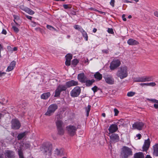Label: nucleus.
Returning a JSON list of instances; mask_svg holds the SVG:
<instances>
[{
	"label": "nucleus",
	"instance_id": "nucleus-1",
	"mask_svg": "<svg viewBox=\"0 0 158 158\" xmlns=\"http://www.w3.org/2000/svg\"><path fill=\"white\" fill-rule=\"evenodd\" d=\"M128 68L126 66H123L119 68L116 73L117 77L123 79L127 77L128 75Z\"/></svg>",
	"mask_w": 158,
	"mask_h": 158
},
{
	"label": "nucleus",
	"instance_id": "nucleus-2",
	"mask_svg": "<svg viewBox=\"0 0 158 158\" xmlns=\"http://www.w3.org/2000/svg\"><path fill=\"white\" fill-rule=\"evenodd\" d=\"M132 155L133 152L131 148L127 146H123L122 148L120 156L122 158H127Z\"/></svg>",
	"mask_w": 158,
	"mask_h": 158
},
{
	"label": "nucleus",
	"instance_id": "nucleus-3",
	"mask_svg": "<svg viewBox=\"0 0 158 158\" xmlns=\"http://www.w3.org/2000/svg\"><path fill=\"white\" fill-rule=\"evenodd\" d=\"M57 109L58 106L56 104H51L48 107L47 111L45 114L47 116H50Z\"/></svg>",
	"mask_w": 158,
	"mask_h": 158
},
{
	"label": "nucleus",
	"instance_id": "nucleus-4",
	"mask_svg": "<svg viewBox=\"0 0 158 158\" xmlns=\"http://www.w3.org/2000/svg\"><path fill=\"white\" fill-rule=\"evenodd\" d=\"M79 126L78 125L77 127L71 125L67 126L66 128L68 134L71 136L74 135L76 134L77 129L79 128Z\"/></svg>",
	"mask_w": 158,
	"mask_h": 158
},
{
	"label": "nucleus",
	"instance_id": "nucleus-5",
	"mask_svg": "<svg viewBox=\"0 0 158 158\" xmlns=\"http://www.w3.org/2000/svg\"><path fill=\"white\" fill-rule=\"evenodd\" d=\"M41 150L45 155L50 156L52 154V145L50 144L44 146L42 147Z\"/></svg>",
	"mask_w": 158,
	"mask_h": 158
},
{
	"label": "nucleus",
	"instance_id": "nucleus-6",
	"mask_svg": "<svg viewBox=\"0 0 158 158\" xmlns=\"http://www.w3.org/2000/svg\"><path fill=\"white\" fill-rule=\"evenodd\" d=\"M121 64V61L119 60H114L110 64V69L112 70H114L118 67Z\"/></svg>",
	"mask_w": 158,
	"mask_h": 158
},
{
	"label": "nucleus",
	"instance_id": "nucleus-7",
	"mask_svg": "<svg viewBox=\"0 0 158 158\" xmlns=\"http://www.w3.org/2000/svg\"><path fill=\"white\" fill-rule=\"evenodd\" d=\"M152 77L150 76H142L138 77L135 78L136 82H145L152 81Z\"/></svg>",
	"mask_w": 158,
	"mask_h": 158
},
{
	"label": "nucleus",
	"instance_id": "nucleus-8",
	"mask_svg": "<svg viewBox=\"0 0 158 158\" xmlns=\"http://www.w3.org/2000/svg\"><path fill=\"white\" fill-rule=\"evenodd\" d=\"M81 92L80 88L79 86H76L71 91L70 95L72 97H77L79 95Z\"/></svg>",
	"mask_w": 158,
	"mask_h": 158
},
{
	"label": "nucleus",
	"instance_id": "nucleus-9",
	"mask_svg": "<svg viewBox=\"0 0 158 158\" xmlns=\"http://www.w3.org/2000/svg\"><path fill=\"white\" fill-rule=\"evenodd\" d=\"M144 123L142 122L138 121L135 122L132 125V127L134 129H137L139 130H141L143 129Z\"/></svg>",
	"mask_w": 158,
	"mask_h": 158
},
{
	"label": "nucleus",
	"instance_id": "nucleus-10",
	"mask_svg": "<svg viewBox=\"0 0 158 158\" xmlns=\"http://www.w3.org/2000/svg\"><path fill=\"white\" fill-rule=\"evenodd\" d=\"M11 127L13 129H18L20 127L19 122L16 119H13L11 121Z\"/></svg>",
	"mask_w": 158,
	"mask_h": 158
},
{
	"label": "nucleus",
	"instance_id": "nucleus-11",
	"mask_svg": "<svg viewBox=\"0 0 158 158\" xmlns=\"http://www.w3.org/2000/svg\"><path fill=\"white\" fill-rule=\"evenodd\" d=\"M78 85V82L77 81H75L72 80L66 82L65 85L67 88H69L73 86H76Z\"/></svg>",
	"mask_w": 158,
	"mask_h": 158
},
{
	"label": "nucleus",
	"instance_id": "nucleus-12",
	"mask_svg": "<svg viewBox=\"0 0 158 158\" xmlns=\"http://www.w3.org/2000/svg\"><path fill=\"white\" fill-rule=\"evenodd\" d=\"M77 78L82 83H85L86 81V77L85 76L84 73H80L78 75Z\"/></svg>",
	"mask_w": 158,
	"mask_h": 158
},
{
	"label": "nucleus",
	"instance_id": "nucleus-13",
	"mask_svg": "<svg viewBox=\"0 0 158 158\" xmlns=\"http://www.w3.org/2000/svg\"><path fill=\"white\" fill-rule=\"evenodd\" d=\"M110 141L111 142H116L118 141L119 138L117 134H113L110 136Z\"/></svg>",
	"mask_w": 158,
	"mask_h": 158
},
{
	"label": "nucleus",
	"instance_id": "nucleus-14",
	"mask_svg": "<svg viewBox=\"0 0 158 158\" xmlns=\"http://www.w3.org/2000/svg\"><path fill=\"white\" fill-rule=\"evenodd\" d=\"M5 156L8 158H14L15 157L14 152L11 151L7 150L5 153Z\"/></svg>",
	"mask_w": 158,
	"mask_h": 158
},
{
	"label": "nucleus",
	"instance_id": "nucleus-15",
	"mask_svg": "<svg viewBox=\"0 0 158 158\" xmlns=\"http://www.w3.org/2000/svg\"><path fill=\"white\" fill-rule=\"evenodd\" d=\"M150 143L149 139L145 140L144 144L143 146V151H146L148 150L149 147Z\"/></svg>",
	"mask_w": 158,
	"mask_h": 158
},
{
	"label": "nucleus",
	"instance_id": "nucleus-16",
	"mask_svg": "<svg viewBox=\"0 0 158 158\" xmlns=\"http://www.w3.org/2000/svg\"><path fill=\"white\" fill-rule=\"evenodd\" d=\"M118 130V127L116 124H113L109 127V132L113 133L116 131Z\"/></svg>",
	"mask_w": 158,
	"mask_h": 158
},
{
	"label": "nucleus",
	"instance_id": "nucleus-17",
	"mask_svg": "<svg viewBox=\"0 0 158 158\" xmlns=\"http://www.w3.org/2000/svg\"><path fill=\"white\" fill-rule=\"evenodd\" d=\"M127 43L129 45H137L139 44L138 41L132 39H129L127 41Z\"/></svg>",
	"mask_w": 158,
	"mask_h": 158
},
{
	"label": "nucleus",
	"instance_id": "nucleus-18",
	"mask_svg": "<svg viewBox=\"0 0 158 158\" xmlns=\"http://www.w3.org/2000/svg\"><path fill=\"white\" fill-rule=\"evenodd\" d=\"M16 64V62L15 61H12L10 64L9 66L7 69V71H10L12 70L15 66Z\"/></svg>",
	"mask_w": 158,
	"mask_h": 158
},
{
	"label": "nucleus",
	"instance_id": "nucleus-19",
	"mask_svg": "<svg viewBox=\"0 0 158 158\" xmlns=\"http://www.w3.org/2000/svg\"><path fill=\"white\" fill-rule=\"evenodd\" d=\"M94 78L98 81H99L102 80V74H100L99 72H96L94 75Z\"/></svg>",
	"mask_w": 158,
	"mask_h": 158
},
{
	"label": "nucleus",
	"instance_id": "nucleus-20",
	"mask_svg": "<svg viewBox=\"0 0 158 158\" xmlns=\"http://www.w3.org/2000/svg\"><path fill=\"white\" fill-rule=\"evenodd\" d=\"M54 153L56 156H61L63 153V150L62 149L56 148L54 151Z\"/></svg>",
	"mask_w": 158,
	"mask_h": 158
},
{
	"label": "nucleus",
	"instance_id": "nucleus-21",
	"mask_svg": "<svg viewBox=\"0 0 158 158\" xmlns=\"http://www.w3.org/2000/svg\"><path fill=\"white\" fill-rule=\"evenodd\" d=\"M134 158H144L143 154L142 152L136 153L134 154Z\"/></svg>",
	"mask_w": 158,
	"mask_h": 158
},
{
	"label": "nucleus",
	"instance_id": "nucleus-22",
	"mask_svg": "<svg viewBox=\"0 0 158 158\" xmlns=\"http://www.w3.org/2000/svg\"><path fill=\"white\" fill-rule=\"evenodd\" d=\"M50 96V93L49 92L44 93L41 95V98L42 99H46Z\"/></svg>",
	"mask_w": 158,
	"mask_h": 158
},
{
	"label": "nucleus",
	"instance_id": "nucleus-23",
	"mask_svg": "<svg viewBox=\"0 0 158 158\" xmlns=\"http://www.w3.org/2000/svg\"><path fill=\"white\" fill-rule=\"evenodd\" d=\"M154 155L156 156H158V144H156L153 146Z\"/></svg>",
	"mask_w": 158,
	"mask_h": 158
},
{
	"label": "nucleus",
	"instance_id": "nucleus-24",
	"mask_svg": "<svg viewBox=\"0 0 158 158\" xmlns=\"http://www.w3.org/2000/svg\"><path fill=\"white\" fill-rule=\"evenodd\" d=\"M57 88L61 91H65L67 88L65 85L60 84L57 87Z\"/></svg>",
	"mask_w": 158,
	"mask_h": 158
},
{
	"label": "nucleus",
	"instance_id": "nucleus-25",
	"mask_svg": "<svg viewBox=\"0 0 158 158\" xmlns=\"http://www.w3.org/2000/svg\"><path fill=\"white\" fill-rule=\"evenodd\" d=\"M95 82V80L94 79H92L91 80H87V79H86V81L85 82V85L87 86H89L91 85L93 83Z\"/></svg>",
	"mask_w": 158,
	"mask_h": 158
},
{
	"label": "nucleus",
	"instance_id": "nucleus-26",
	"mask_svg": "<svg viewBox=\"0 0 158 158\" xmlns=\"http://www.w3.org/2000/svg\"><path fill=\"white\" fill-rule=\"evenodd\" d=\"M56 124L57 128H62L63 125V122L60 120H57L56 122Z\"/></svg>",
	"mask_w": 158,
	"mask_h": 158
},
{
	"label": "nucleus",
	"instance_id": "nucleus-27",
	"mask_svg": "<svg viewBox=\"0 0 158 158\" xmlns=\"http://www.w3.org/2000/svg\"><path fill=\"white\" fill-rule=\"evenodd\" d=\"M23 10L31 15H32L35 13L32 10L29 8L27 7L25 8Z\"/></svg>",
	"mask_w": 158,
	"mask_h": 158
},
{
	"label": "nucleus",
	"instance_id": "nucleus-28",
	"mask_svg": "<svg viewBox=\"0 0 158 158\" xmlns=\"http://www.w3.org/2000/svg\"><path fill=\"white\" fill-rule=\"evenodd\" d=\"M27 133V132L25 131L19 134L17 136L18 139V140L22 139L26 135Z\"/></svg>",
	"mask_w": 158,
	"mask_h": 158
},
{
	"label": "nucleus",
	"instance_id": "nucleus-29",
	"mask_svg": "<svg viewBox=\"0 0 158 158\" xmlns=\"http://www.w3.org/2000/svg\"><path fill=\"white\" fill-rule=\"evenodd\" d=\"M57 134L59 135H62L64 134V131L63 127L57 128Z\"/></svg>",
	"mask_w": 158,
	"mask_h": 158
},
{
	"label": "nucleus",
	"instance_id": "nucleus-30",
	"mask_svg": "<svg viewBox=\"0 0 158 158\" xmlns=\"http://www.w3.org/2000/svg\"><path fill=\"white\" fill-rule=\"evenodd\" d=\"M81 32L82 33L83 36L85 38V40L86 41L88 40V36L86 32L83 29L82 31Z\"/></svg>",
	"mask_w": 158,
	"mask_h": 158
},
{
	"label": "nucleus",
	"instance_id": "nucleus-31",
	"mask_svg": "<svg viewBox=\"0 0 158 158\" xmlns=\"http://www.w3.org/2000/svg\"><path fill=\"white\" fill-rule=\"evenodd\" d=\"M61 91L57 88L55 91V97L59 96Z\"/></svg>",
	"mask_w": 158,
	"mask_h": 158
},
{
	"label": "nucleus",
	"instance_id": "nucleus-32",
	"mask_svg": "<svg viewBox=\"0 0 158 158\" xmlns=\"http://www.w3.org/2000/svg\"><path fill=\"white\" fill-rule=\"evenodd\" d=\"M91 106L90 105H88V106L85 108V110L86 112V116H88L89 114Z\"/></svg>",
	"mask_w": 158,
	"mask_h": 158
},
{
	"label": "nucleus",
	"instance_id": "nucleus-33",
	"mask_svg": "<svg viewBox=\"0 0 158 158\" xmlns=\"http://www.w3.org/2000/svg\"><path fill=\"white\" fill-rule=\"evenodd\" d=\"M73 27L75 29L80 31L81 32L83 30L82 28L80 26L78 25H75Z\"/></svg>",
	"mask_w": 158,
	"mask_h": 158
},
{
	"label": "nucleus",
	"instance_id": "nucleus-34",
	"mask_svg": "<svg viewBox=\"0 0 158 158\" xmlns=\"http://www.w3.org/2000/svg\"><path fill=\"white\" fill-rule=\"evenodd\" d=\"M72 55L70 54H68L65 56L66 60H71L72 58Z\"/></svg>",
	"mask_w": 158,
	"mask_h": 158
},
{
	"label": "nucleus",
	"instance_id": "nucleus-35",
	"mask_svg": "<svg viewBox=\"0 0 158 158\" xmlns=\"http://www.w3.org/2000/svg\"><path fill=\"white\" fill-rule=\"evenodd\" d=\"M18 155L19 158H25L23 152L21 150H18Z\"/></svg>",
	"mask_w": 158,
	"mask_h": 158
},
{
	"label": "nucleus",
	"instance_id": "nucleus-36",
	"mask_svg": "<svg viewBox=\"0 0 158 158\" xmlns=\"http://www.w3.org/2000/svg\"><path fill=\"white\" fill-rule=\"evenodd\" d=\"M154 102L156 103L155 104H154V106L156 109H158V100H157L156 99H154L153 100Z\"/></svg>",
	"mask_w": 158,
	"mask_h": 158
},
{
	"label": "nucleus",
	"instance_id": "nucleus-37",
	"mask_svg": "<svg viewBox=\"0 0 158 158\" xmlns=\"http://www.w3.org/2000/svg\"><path fill=\"white\" fill-rule=\"evenodd\" d=\"M78 63V60L77 59H74L72 60V64L74 66H75Z\"/></svg>",
	"mask_w": 158,
	"mask_h": 158
},
{
	"label": "nucleus",
	"instance_id": "nucleus-38",
	"mask_svg": "<svg viewBox=\"0 0 158 158\" xmlns=\"http://www.w3.org/2000/svg\"><path fill=\"white\" fill-rule=\"evenodd\" d=\"M135 94V93L133 92H128L127 94V95L128 97H132Z\"/></svg>",
	"mask_w": 158,
	"mask_h": 158
},
{
	"label": "nucleus",
	"instance_id": "nucleus-39",
	"mask_svg": "<svg viewBox=\"0 0 158 158\" xmlns=\"http://www.w3.org/2000/svg\"><path fill=\"white\" fill-rule=\"evenodd\" d=\"M114 83V78L112 77H109V84H113Z\"/></svg>",
	"mask_w": 158,
	"mask_h": 158
},
{
	"label": "nucleus",
	"instance_id": "nucleus-40",
	"mask_svg": "<svg viewBox=\"0 0 158 158\" xmlns=\"http://www.w3.org/2000/svg\"><path fill=\"white\" fill-rule=\"evenodd\" d=\"M12 27L15 32L17 33L19 31V29L16 27L15 26H13Z\"/></svg>",
	"mask_w": 158,
	"mask_h": 158
},
{
	"label": "nucleus",
	"instance_id": "nucleus-41",
	"mask_svg": "<svg viewBox=\"0 0 158 158\" xmlns=\"http://www.w3.org/2000/svg\"><path fill=\"white\" fill-rule=\"evenodd\" d=\"M148 86H154L156 85V84L155 82H151L147 83Z\"/></svg>",
	"mask_w": 158,
	"mask_h": 158
},
{
	"label": "nucleus",
	"instance_id": "nucleus-42",
	"mask_svg": "<svg viewBox=\"0 0 158 158\" xmlns=\"http://www.w3.org/2000/svg\"><path fill=\"white\" fill-rule=\"evenodd\" d=\"M92 89L93 91L95 93L97 91L98 88L97 86H95L92 88Z\"/></svg>",
	"mask_w": 158,
	"mask_h": 158
},
{
	"label": "nucleus",
	"instance_id": "nucleus-43",
	"mask_svg": "<svg viewBox=\"0 0 158 158\" xmlns=\"http://www.w3.org/2000/svg\"><path fill=\"white\" fill-rule=\"evenodd\" d=\"M115 0H111L110 2V5L113 7H114V5Z\"/></svg>",
	"mask_w": 158,
	"mask_h": 158
},
{
	"label": "nucleus",
	"instance_id": "nucleus-44",
	"mask_svg": "<svg viewBox=\"0 0 158 158\" xmlns=\"http://www.w3.org/2000/svg\"><path fill=\"white\" fill-rule=\"evenodd\" d=\"M114 115L117 116L119 113L118 110L116 108H114Z\"/></svg>",
	"mask_w": 158,
	"mask_h": 158
},
{
	"label": "nucleus",
	"instance_id": "nucleus-45",
	"mask_svg": "<svg viewBox=\"0 0 158 158\" xmlns=\"http://www.w3.org/2000/svg\"><path fill=\"white\" fill-rule=\"evenodd\" d=\"M70 61L69 60H66L65 62V64L67 66H69L70 64Z\"/></svg>",
	"mask_w": 158,
	"mask_h": 158
},
{
	"label": "nucleus",
	"instance_id": "nucleus-46",
	"mask_svg": "<svg viewBox=\"0 0 158 158\" xmlns=\"http://www.w3.org/2000/svg\"><path fill=\"white\" fill-rule=\"evenodd\" d=\"M46 27L47 28L50 30H52V29H54L55 28L53 27H52V26H51V25H47V26H46Z\"/></svg>",
	"mask_w": 158,
	"mask_h": 158
},
{
	"label": "nucleus",
	"instance_id": "nucleus-47",
	"mask_svg": "<svg viewBox=\"0 0 158 158\" xmlns=\"http://www.w3.org/2000/svg\"><path fill=\"white\" fill-rule=\"evenodd\" d=\"M56 118L58 120H59V119L62 118V116L60 114H59L56 116Z\"/></svg>",
	"mask_w": 158,
	"mask_h": 158
},
{
	"label": "nucleus",
	"instance_id": "nucleus-48",
	"mask_svg": "<svg viewBox=\"0 0 158 158\" xmlns=\"http://www.w3.org/2000/svg\"><path fill=\"white\" fill-rule=\"evenodd\" d=\"M63 7L65 9H67L68 8H71V7L69 6L68 5L64 4L63 5Z\"/></svg>",
	"mask_w": 158,
	"mask_h": 158
},
{
	"label": "nucleus",
	"instance_id": "nucleus-49",
	"mask_svg": "<svg viewBox=\"0 0 158 158\" xmlns=\"http://www.w3.org/2000/svg\"><path fill=\"white\" fill-rule=\"evenodd\" d=\"M108 130H109V129H106V132L105 133V138L106 141H107V139L106 138V135L107 136L108 135V134H109V133H108Z\"/></svg>",
	"mask_w": 158,
	"mask_h": 158
},
{
	"label": "nucleus",
	"instance_id": "nucleus-50",
	"mask_svg": "<svg viewBox=\"0 0 158 158\" xmlns=\"http://www.w3.org/2000/svg\"><path fill=\"white\" fill-rule=\"evenodd\" d=\"M109 34H114V31L112 28H109Z\"/></svg>",
	"mask_w": 158,
	"mask_h": 158
},
{
	"label": "nucleus",
	"instance_id": "nucleus-51",
	"mask_svg": "<svg viewBox=\"0 0 158 158\" xmlns=\"http://www.w3.org/2000/svg\"><path fill=\"white\" fill-rule=\"evenodd\" d=\"M123 19L124 21H126L127 20L125 18V15L123 14L122 16Z\"/></svg>",
	"mask_w": 158,
	"mask_h": 158
},
{
	"label": "nucleus",
	"instance_id": "nucleus-52",
	"mask_svg": "<svg viewBox=\"0 0 158 158\" xmlns=\"http://www.w3.org/2000/svg\"><path fill=\"white\" fill-rule=\"evenodd\" d=\"M6 33L7 32L6 30L5 29H3L2 32V33L4 35H6Z\"/></svg>",
	"mask_w": 158,
	"mask_h": 158
},
{
	"label": "nucleus",
	"instance_id": "nucleus-53",
	"mask_svg": "<svg viewBox=\"0 0 158 158\" xmlns=\"http://www.w3.org/2000/svg\"><path fill=\"white\" fill-rule=\"evenodd\" d=\"M141 136V135L140 134H138L136 135V137H138V139H140Z\"/></svg>",
	"mask_w": 158,
	"mask_h": 158
},
{
	"label": "nucleus",
	"instance_id": "nucleus-54",
	"mask_svg": "<svg viewBox=\"0 0 158 158\" xmlns=\"http://www.w3.org/2000/svg\"><path fill=\"white\" fill-rule=\"evenodd\" d=\"M6 74V73L2 72L0 71V76H3V75H5Z\"/></svg>",
	"mask_w": 158,
	"mask_h": 158
},
{
	"label": "nucleus",
	"instance_id": "nucleus-55",
	"mask_svg": "<svg viewBox=\"0 0 158 158\" xmlns=\"http://www.w3.org/2000/svg\"><path fill=\"white\" fill-rule=\"evenodd\" d=\"M154 15L158 18V12L156 11L154 13Z\"/></svg>",
	"mask_w": 158,
	"mask_h": 158
},
{
	"label": "nucleus",
	"instance_id": "nucleus-56",
	"mask_svg": "<svg viewBox=\"0 0 158 158\" xmlns=\"http://www.w3.org/2000/svg\"><path fill=\"white\" fill-rule=\"evenodd\" d=\"M26 16L27 18L31 20V19H32V17L31 16L28 15H26Z\"/></svg>",
	"mask_w": 158,
	"mask_h": 158
},
{
	"label": "nucleus",
	"instance_id": "nucleus-57",
	"mask_svg": "<svg viewBox=\"0 0 158 158\" xmlns=\"http://www.w3.org/2000/svg\"><path fill=\"white\" fill-rule=\"evenodd\" d=\"M140 85L141 86H143V85H146L148 86L147 83H140Z\"/></svg>",
	"mask_w": 158,
	"mask_h": 158
},
{
	"label": "nucleus",
	"instance_id": "nucleus-58",
	"mask_svg": "<svg viewBox=\"0 0 158 158\" xmlns=\"http://www.w3.org/2000/svg\"><path fill=\"white\" fill-rule=\"evenodd\" d=\"M3 49V47L2 45L0 44V58L1 57V50Z\"/></svg>",
	"mask_w": 158,
	"mask_h": 158
},
{
	"label": "nucleus",
	"instance_id": "nucleus-59",
	"mask_svg": "<svg viewBox=\"0 0 158 158\" xmlns=\"http://www.w3.org/2000/svg\"><path fill=\"white\" fill-rule=\"evenodd\" d=\"M105 80L107 83L109 84V78H106Z\"/></svg>",
	"mask_w": 158,
	"mask_h": 158
},
{
	"label": "nucleus",
	"instance_id": "nucleus-60",
	"mask_svg": "<svg viewBox=\"0 0 158 158\" xmlns=\"http://www.w3.org/2000/svg\"><path fill=\"white\" fill-rule=\"evenodd\" d=\"M102 52L105 53H107L108 52V50H103Z\"/></svg>",
	"mask_w": 158,
	"mask_h": 158
},
{
	"label": "nucleus",
	"instance_id": "nucleus-61",
	"mask_svg": "<svg viewBox=\"0 0 158 158\" xmlns=\"http://www.w3.org/2000/svg\"><path fill=\"white\" fill-rule=\"evenodd\" d=\"M97 31V29L96 28H94V29L93 30V32L94 33H95Z\"/></svg>",
	"mask_w": 158,
	"mask_h": 158
},
{
	"label": "nucleus",
	"instance_id": "nucleus-62",
	"mask_svg": "<svg viewBox=\"0 0 158 158\" xmlns=\"http://www.w3.org/2000/svg\"><path fill=\"white\" fill-rule=\"evenodd\" d=\"M111 92H114V93H115V90H112V91H111V90H110L109 91V94H111H111H112V93H111Z\"/></svg>",
	"mask_w": 158,
	"mask_h": 158
},
{
	"label": "nucleus",
	"instance_id": "nucleus-63",
	"mask_svg": "<svg viewBox=\"0 0 158 158\" xmlns=\"http://www.w3.org/2000/svg\"><path fill=\"white\" fill-rule=\"evenodd\" d=\"M4 116V115L0 113V119L2 118V117H3Z\"/></svg>",
	"mask_w": 158,
	"mask_h": 158
},
{
	"label": "nucleus",
	"instance_id": "nucleus-64",
	"mask_svg": "<svg viewBox=\"0 0 158 158\" xmlns=\"http://www.w3.org/2000/svg\"><path fill=\"white\" fill-rule=\"evenodd\" d=\"M145 158H152L150 155H147Z\"/></svg>",
	"mask_w": 158,
	"mask_h": 158
}]
</instances>
